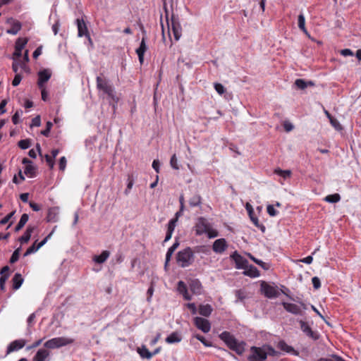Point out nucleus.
Here are the masks:
<instances>
[{
    "label": "nucleus",
    "mask_w": 361,
    "mask_h": 361,
    "mask_svg": "<svg viewBox=\"0 0 361 361\" xmlns=\"http://www.w3.org/2000/svg\"><path fill=\"white\" fill-rule=\"evenodd\" d=\"M219 338L231 350L241 355L245 351V342H238V340L228 331H223L219 334Z\"/></svg>",
    "instance_id": "f257e3e1"
},
{
    "label": "nucleus",
    "mask_w": 361,
    "mask_h": 361,
    "mask_svg": "<svg viewBox=\"0 0 361 361\" xmlns=\"http://www.w3.org/2000/svg\"><path fill=\"white\" fill-rule=\"evenodd\" d=\"M164 10L169 31H171L173 32L175 40L178 41L182 35V27L179 21V18L174 13H172L171 18H169V11L166 6H164Z\"/></svg>",
    "instance_id": "f03ea898"
},
{
    "label": "nucleus",
    "mask_w": 361,
    "mask_h": 361,
    "mask_svg": "<svg viewBox=\"0 0 361 361\" xmlns=\"http://www.w3.org/2000/svg\"><path fill=\"white\" fill-rule=\"evenodd\" d=\"M176 259L178 264L182 268L190 266L195 261V255L192 248L186 247L178 251L176 254Z\"/></svg>",
    "instance_id": "7ed1b4c3"
},
{
    "label": "nucleus",
    "mask_w": 361,
    "mask_h": 361,
    "mask_svg": "<svg viewBox=\"0 0 361 361\" xmlns=\"http://www.w3.org/2000/svg\"><path fill=\"white\" fill-rule=\"evenodd\" d=\"M97 88L99 91H102L104 94L108 96L109 98L111 99L114 102L117 103L118 98L116 95L114 87L109 81L104 78L97 76L96 78Z\"/></svg>",
    "instance_id": "20e7f679"
},
{
    "label": "nucleus",
    "mask_w": 361,
    "mask_h": 361,
    "mask_svg": "<svg viewBox=\"0 0 361 361\" xmlns=\"http://www.w3.org/2000/svg\"><path fill=\"white\" fill-rule=\"evenodd\" d=\"M75 340L67 337H56L48 340L44 343V346L48 349L59 348L73 343Z\"/></svg>",
    "instance_id": "39448f33"
},
{
    "label": "nucleus",
    "mask_w": 361,
    "mask_h": 361,
    "mask_svg": "<svg viewBox=\"0 0 361 361\" xmlns=\"http://www.w3.org/2000/svg\"><path fill=\"white\" fill-rule=\"evenodd\" d=\"M23 51V37H18L16 42L15 51L13 54L12 59L13 60L12 69L13 72L17 73L18 66L23 68V62L17 61V59L22 54Z\"/></svg>",
    "instance_id": "423d86ee"
},
{
    "label": "nucleus",
    "mask_w": 361,
    "mask_h": 361,
    "mask_svg": "<svg viewBox=\"0 0 361 361\" xmlns=\"http://www.w3.org/2000/svg\"><path fill=\"white\" fill-rule=\"evenodd\" d=\"M298 302L300 305L286 302H283L281 304L286 312L294 315H303V310H307V305L302 301Z\"/></svg>",
    "instance_id": "0eeeda50"
},
{
    "label": "nucleus",
    "mask_w": 361,
    "mask_h": 361,
    "mask_svg": "<svg viewBox=\"0 0 361 361\" xmlns=\"http://www.w3.org/2000/svg\"><path fill=\"white\" fill-rule=\"evenodd\" d=\"M211 226V224L207 221L206 218L203 216L197 217L193 227L195 235L200 236L204 233H206L207 231H209V228Z\"/></svg>",
    "instance_id": "6e6552de"
},
{
    "label": "nucleus",
    "mask_w": 361,
    "mask_h": 361,
    "mask_svg": "<svg viewBox=\"0 0 361 361\" xmlns=\"http://www.w3.org/2000/svg\"><path fill=\"white\" fill-rule=\"evenodd\" d=\"M251 354L247 357L249 361H266L267 353L263 347L252 346L250 348Z\"/></svg>",
    "instance_id": "1a4fd4ad"
},
{
    "label": "nucleus",
    "mask_w": 361,
    "mask_h": 361,
    "mask_svg": "<svg viewBox=\"0 0 361 361\" xmlns=\"http://www.w3.org/2000/svg\"><path fill=\"white\" fill-rule=\"evenodd\" d=\"M301 331L309 338L314 341H317L320 338V334L317 331H313L308 323L303 320L298 321Z\"/></svg>",
    "instance_id": "9d476101"
},
{
    "label": "nucleus",
    "mask_w": 361,
    "mask_h": 361,
    "mask_svg": "<svg viewBox=\"0 0 361 361\" xmlns=\"http://www.w3.org/2000/svg\"><path fill=\"white\" fill-rule=\"evenodd\" d=\"M261 290L265 297L268 298H277L279 295V292L276 286H272L265 281L261 283Z\"/></svg>",
    "instance_id": "9b49d317"
},
{
    "label": "nucleus",
    "mask_w": 361,
    "mask_h": 361,
    "mask_svg": "<svg viewBox=\"0 0 361 361\" xmlns=\"http://www.w3.org/2000/svg\"><path fill=\"white\" fill-rule=\"evenodd\" d=\"M56 228V226H54L52 231L47 236H46L41 242L37 243V240H36L35 243L30 247H29L27 249V250L24 252V257L37 252L41 247H42L47 243L48 239L51 237L52 233L54 232Z\"/></svg>",
    "instance_id": "f8f14e48"
},
{
    "label": "nucleus",
    "mask_w": 361,
    "mask_h": 361,
    "mask_svg": "<svg viewBox=\"0 0 361 361\" xmlns=\"http://www.w3.org/2000/svg\"><path fill=\"white\" fill-rule=\"evenodd\" d=\"M230 257L235 262L236 269H243L247 267L249 263L247 259L240 255L237 251H234Z\"/></svg>",
    "instance_id": "ddd939ff"
},
{
    "label": "nucleus",
    "mask_w": 361,
    "mask_h": 361,
    "mask_svg": "<svg viewBox=\"0 0 361 361\" xmlns=\"http://www.w3.org/2000/svg\"><path fill=\"white\" fill-rule=\"evenodd\" d=\"M76 25L78 27V36L79 37H82L83 36L86 37L88 40L91 42V37L90 33L88 32L87 27L83 20V18H77L76 19Z\"/></svg>",
    "instance_id": "4468645a"
},
{
    "label": "nucleus",
    "mask_w": 361,
    "mask_h": 361,
    "mask_svg": "<svg viewBox=\"0 0 361 361\" xmlns=\"http://www.w3.org/2000/svg\"><path fill=\"white\" fill-rule=\"evenodd\" d=\"M245 209L247 212V214L249 215V217L251 220V221L253 223V224L259 228L263 233L266 230V227L259 222V220L257 217L255 215L254 209L252 208V206L250 203H247L245 205Z\"/></svg>",
    "instance_id": "2eb2a0df"
},
{
    "label": "nucleus",
    "mask_w": 361,
    "mask_h": 361,
    "mask_svg": "<svg viewBox=\"0 0 361 361\" xmlns=\"http://www.w3.org/2000/svg\"><path fill=\"white\" fill-rule=\"evenodd\" d=\"M195 326L204 333H208L211 329V324L207 319L196 317L194 318Z\"/></svg>",
    "instance_id": "dca6fc26"
},
{
    "label": "nucleus",
    "mask_w": 361,
    "mask_h": 361,
    "mask_svg": "<svg viewBox=\"0 0 361 361\" xmlns=\"http://www.w3.org/2000/svg\"><path fill=\"white\" fill-rule=\"evenodd\" d=\"M24 175L30 178H34L37 176V166L33 164V162L27 158H24Z\"/></svg>",
    "instance_id": "f3484780"
},
{
    "label": "nucleus",
    "mask_w": 361,
    "mask_h": 361,
    "mask_svg": "<svg viewBox=\"0 0 361 361\" xmlns=\"http://www.w3.org/2000/svg\"><path fill=\"white\" fill-rule=\"evenodd\" d=\"M228 248V243L225 238L216 240L212 245V250L215 253L221 254Z\"/></svg>",
    "instance_id": "a211bd4d"
},
{
    "label": "nucleus",
    "mask_w": 361,
    "mask_h": 361,
    "mask_svg": "<svg viewBox=\"0 0 361 361\" xmlns=\"http://www.w3.org/2000/svg\"><path fill=\"white\" fill-rule=\"evenodd\" d=\"M60 208L52 207L48 209L46 220L47 222L56 223L59 220Z\"/></svg>",
    "instance_id": "6ab92c4d"
},
{
    "label": "nucleus",
    "mask_w": 361,
    "mask_h": 361,
    "mask_svg": "<svg viewBox=\"0 0 361 361\" xmlns=\"http://www.w3.org/2000/svg\"><path fill=\"white\" fill-rule=\"evenodd\" d=\"M50 353L47 349L40 348L32 358V361H49Z\"/></svg>",
    "instance_id": "aec40b11"
},
{
    "label": "nucleus",
    "mask_w": 361,
    "mask_h": 361,
    "mask_svg": "<svg viewBox=\"0 0 361 361\" xmlns=\"http://www.w3.org/2000/svg\"><path fill=\"white\" fill-rule=\"evenodd\" d=\"M51 73L49 70L44 69L38 73L37 85L39 87H44V83L47 82L51 78Z\"/></svg>",
    "instance_id": "412c9836"
},
{
    "label": "nucleus",
    "mask_w": 361,
    "mask_h": 361,
    "mask_svg": "<svg viewBox=\"0 0 361 361\" xmlns=\"http://www.w3.org/2000/svg\"><path fill=\"white\" fill-rule=\"evenodd\" d=\"M147 49V46L146 44V37H143L139 47L135 51L136 54H137L139 61L141 64L144 61V55Z\"/></svg>",
    "instance_id": "4be33fe9"
},
{
    "label": "nucleus",
    "mask_w": 361,
    "mask_h": 361,
    "mask_svg": "<svg viewBox=\"0 0 361 361\" xmlns=\"http://www.w3.org/2000/svg\"><path fill=\"white\" fill-rule=\"evenodd\" d=\"M276 346L279 349H280L282 351L290 353L295 356L299 355V352L295 350L292 346L288 345L283 340L279 341Z\"/></svg>",
    "instance_id": "5701e85b"
},
{
    "label": "nucleus",
    "mask_w": 361,
    "mask_h": 361,
    "mask_svg": "<svg viewBox=\"0 0 361 361\" xmlns=\"http://www.w3.org/2000/svg\"><path fill=\"white\" fill-rule=\"evenodd\" d=\"M295 86L299 90H305L307 87H314L315 83L312 80H305L304 79H296L294 82Z\"/></svg>",
    "instance_id": "b1692460"
},
{
    "label": "nucleus",
    "mask_w": 361,
    "mask_h": 361,
    "mask_svg": "<svg viewBox=\"0 0 361 361\" xmlns=\"http://www.w3.org/2000/svg\"><path fill=\"white\" fill-rule=\"evenodd\" d=\"M178 291L183 295L185 300H190L192 299V296L188 293L187 286L183 281H180L178 283Z\"/></svg>",
    "instance_id": "393cba45"
},
{
    "label": "nucleus",
    "mask_w": 361,
    "mask_h": 361,
    "mask_svg": "<svg viewBox=\"0 0 361 361\" xmlns=\"http://www.w3.org/2000/svg\"><path fill=\"white\" fill-rule=\"evenodd\" d=\"M181 341H182V336L178 331L172 332L165 339V341L169 344L178 343H180Z\"/></svg>",
    "instance_id": "a878e982"
},
{
    "label": "nucleus",
    "mask_w": 361,
    "mask_h": 361,
    "mask_svg": "<svg viewBox=\"0 0 361 361\" xmlns=\"http://www.w3.org/2000/svg\"><path fill=\"white\" fill-rule=\"evenodd\" d=\"M110 256V252L108 250H104L99 255H94L92 261L97 264H103L105 262Z\"/></svg>",
    "instance_id": "bb28decb"
},
{
    "label": "nucleus",
    "mask_w": 361,
    "mask_h": 361,
    "mask_svg": "<svg viewBox=\"0 0 361 361\" xmlns=\"http://www.w3.org/2000/svg\"><path fill=\"white\" fill-rule=\"evenodd\" d=\"M245 271H243V274L251 278L258 277L259 276V271L253 265L247 264V267L245 269H243Z\"/></svg>",
    "instance_id": "cd10ccee"
},
{
    "label": "nucleus",
    "mask_w": 361,
    "mask_h": 361,
    "mask_svg": "<svg viewBox=\"0 0 361 361\" xmlns=\"http://www.w3.org/2000/svg\"><path fill=\"white\" fill-rule=\"evenodd\" d=\"M190 288L191 291L196 295H200L202 293V286L199 279L192 280L190 284Z\"/></svg>",
    "instance_id": "c85d7f7f"
},
{
    "label": "nucleus",
    "mask_w": 361,
    "mask_h": 361,
    "mask_svg": "<svg viewBox=\"0 0 361 361\" xmlns=\"http://www.w3.org/2000/svg\"><path fill=\"white\" fill-rule=\"evenodd\" d=\"M23 348V341L22 340H16L13 342H11L6 350V353L9 354L10 353L18 350L20 349Z\"/></svg>",
    "instance_id": "c756f323"
},
{
    "label": "nucleus",
    "mask_w": 361,
    "mask_h": 361,
    "mask_svg": "<svg viewBox=\"0 0 361 361\" xmlns=\"http://www.w3.org/2000/svg\"><path fill=\"white\" fill-rule=\"evenodd\" d=\"M213 311L212 307L209 304L200 305L198 312L199 314L204 317H209Z\"/></svg>",
    "instance_id": "7c9ffc66"
},
{
    "label": "nucleus",
    "mask_w": 361,
    "mask_h": 361,
    "mask_svg": "<svg viewBox=\"0 0 361 361\" xmlns=\"http://www.w3.org/2000/svg\"><path fill=\"white\" fill-rule=\"evenodd\" d=\"M137 352L142 359L150 360L152 358L151 352L147 348L146 345H142L137 348Z\"/></svg>",
    "instance_id": "2f4dec72"
},
{
    "label": "nucleus",
    "mask_w": 361,
    "mask_h": 361,
    "mask_svg": "<svg viewBox=\"0 0 361 361\" xmlns=\"http://www.w3.org/2000/svg\"><path fill=\"white\" fill-rule=\"evenodd\" d=\"M12 288L16 290H18L23 283V278L20 274L16 273L12 279Z\"/></svg>",
    "instance_id": "473e14b6"
},
{
    "label": "nucleus",
    "mask_w": 361,
    "mask_h": 361,
    "mask_svg": "<svg viewBox=\"0 0 361 361\" xmlns=\"http://www.w3.org/2000/svg\"><path fill=\"white\" fill-rule=\"evenodd\" d=\"M202 204V197L199 194L194 195L189 200V204L191 207L200 206Z\"/></svg>",
    "instance_id": "72a5a7b5"
},
{
    "label": "nucleus",
    "mask_w": 361,
    "mask_h": 361,
    "mask_svg": "<svg viewBox=\"0 0 361 361\" xmlns=\"http://www.w3.org/2000/svg\"><path fill=\"white\" fill-rule=\"evenodd\" d=\"M274 173L284 179H287L291 176L292 172L290 170H282L278 168L274 170Z\"/></svg>",
    "instance_id": "f704fd0d"
},
{
    "label": "nucleus",
    "mask_w": 361,
    "mask_h": 361,
    "mask_svg": "<svg viewBox=\"0 0 361 361\" xmlns=\"http://www.w3.org/2000/svg\"><path fill=\"white\" fill-rule=\"evenodd\" d=\"M324 200L329 203H336L341 200V195L338 193L329 195L324 197Z\"/></svg>",
    "instance_id": "c9c22d12"
},
{
    "label": "nucleus",
    "mask_w": 361,
    "mask_h": 361,
    "mask_svg": "<svg viewBox=\"0 0 361 361\" xmlns=\"http://www.w3.org/2000/svg\"><path fill=\"white\" fill-rule=\"evenodd\" d=\"M21 28V24L19 22L14 23L11 27L6 30V32L11 35H16Z\"/></svg>",
    "instance_id": "e433bc0d"
},
{
    "label": "nucleus",
    "mask_w": 361,
    "mask_h": 361,
    "mask_svg": "<svg viewBox=\"0 0 361 361\" xmlns=\"http://www.w3.org/2000/svg\"><path fill=\"white\" fill-rule=\"evenodd\" d=\"M249 257L257 265L260 266L263 269L267 270L269 269V265L264 262L262 260L255 258L253 255L251 254H248Z\"/></svg>",
    "instance_id": "4c0bfd02"
},
{
    "label": "nucleus",
    "mask_w": 361,
    "mask_h": 361,
    "mask_svg": "<svg viewBox=\"0 0 361 361\" xmlns=\"http://www.w3.org/2000/svg\"><path fill=\"white\" fill-rule=\"evenodd\" d=\"M195 253H204L208 254L209 252V247L207 245H197L192 249Z\"/></svg>",
    "instance_id": "58836bf2"
},
{
    "label": "nucleus",
    "mask_w": 361,
    "mask_h": 361,
    "mask_svg": "<svg viewBox=\"0 0 361 361\" xmlns=\"http://www.w3.org/2000/svg\"><path fill=\"white\" fill-rule=\"evenodd\" d=\"M263 346L267 353V356L270 355L274 357L280 355V353L279 351H276L271 345H264Z\"/></svg>",
    "instance_id": "ea45409f"
},
{
    "label": "nucleus",
    "mask_w": 361,
    "mask_h": 361,
    "mask_svg": "<svg viewBox=\"0 0 361 361\" xmlns=\"http://www.w3.org/2000/svg\"><path fill=\"white\" fill-rule=\"evenodd\" d=\"M193 337L200 341L206 347L212 346V343L211 341L206 340L203 336L199 334H195Z\"/></svg>",
    "instance_id": "a19ab883"
},
{
    "label": "nucleus",
    "mask_w": 361,
    "mask_h": 361,
    "mask_svg": "<svg viewBox=\"0 0 361 361\" xmlns=\"http://www.w3.org/2000/svg\"><path fill=\"white\" fill-rule=\"evenodd\" d=\"M298 25L299 28L301 30H302L304 32H306V29H305V16H304V15L302 13H300L298 16Z\"/></svg>",
    "instance_id": "79ce46f5"
},
{
    "label": "nucleus",
    "mask_w": 361,
    "mask_h": 361,
    "mask_svg": "<svg viewBox=\"0 0 361 361\" xmlns=\"http://www.w3.org/2000/svg\"><path fill=\"white\" fill-rule=\"evenodd\" d=\"M329 122L331 123V125L336 130H342L343 129V126H341V124L339 123V121L334 117H333L332 118H331L329 120Z\"/></svg>",
    "instance_id": "37998d69"
},
{
    "label": "nucleus",
    "mask_w": 361,
    "mask_h": 361,
    "mask_svg": "<svg viewBox=\"0 0 361 361\" xmlns=\"http://www.w3.org/2000/svg\"><path fill=\"white\" fill-rule=\"evenodd\" d=\"M214 87L215 90L217 92V93L220 95H222L226 92V88L224 86L219 82H214Z\"/></svg>",
    "instance_id": "c03bdc74"
},
{
    "label": "nucleus",
    "mask_w": 361,
    "mask_h": 361,
    "mask_svg": "<svg viewBox=\"0 0 361 361\" xmlns=\"http://www.w3.org/2000/svg\"><path fill=\"white\" fill-rule=\"evenodd\" d=\"M45 161L49 168V169H53L55 165V160L53 157H51L49 154H45L44 156Z\"/></svg>",
    "instance_id": "a18cd8bd"
},
{
    "label": "nucleus",
    "mask_w": 361,
    "mask_h": 361,
    "mask_svg": "<svg viewBox=\"0 0 361 361\" xmlns=\"http://www.w3.org/2000/svg\"><path fill=\"white\" fill-rule=\"evenodd\" d=\"M170 165H171V168H173L175 170H178L179 169V165L178 164V159H177L176 155L175 154H173L172 157H171Z\"/></svg>",
    "instance_id": "49530a36"
},
{
    "label": "nucleus",
    "mask_w": 361,
    "mask_h": 361,
    "mask_svg": "<svg viewBox=\"0 0 361 361\" xmlns=\"http://www.w3.org/2000/svg\"><path fill=\"white\" fill-rule=\"evenodd\" d=\"M20 247L16 249L12 254L10 258V263L13 264L16 262L19 259Z\"/></svg>",
    "instance_id": "de8ad7c7"
},
{
    "label": "nucleus",
    "mask_w": 361,
    "mask_h": 361,
    "mask_svg": "<svg viewBox=\"0 0 361 361\" xmlns=\"http://www.w3.org/2000/svg\"><path fill=\"white\" fill-rule=\"evenodd\" d=\"M52 126V123L51 121H47L46 123V128L41 132L42 135H43L45 137H49Z\"/></svg>",
    "instance_id": "09e8293b"
},
{
    "label": "nucleus",
    "mask_w": 361,
    "mask_h": 361,
    "mask_svg": "<svg viewBox=\"0 0 361 361\" xmlns=\"http://www.w3.org/2000/svg\"><path fill=\"white\" fill-rule=\"evenodd\" d=\"M40 125H41V117L39 115H37L32 119V122L30 124V127L32 128L33 127H39V126H40Z\"/></svg>",
    "instance_id": "8fccbe9b"
},
{
    "label": "nucleus",
    "mask_w": 361,
    "mask_h": 361,
    "mask_svg": "<svg viewBox=\"0 0 361 361\" xmlns=\"http://www.w3.org/2000/svg\"><path fill=\"white\" fill-rule=\"evenodd\" d=\"M206 234L209 238H214L219 235L217 230L212 228V226L209 228V231H207Z\"/></svg>",
    "instance_id": "3c124183"
},
{
    "label": "nucleus",
    "mask_w": 361,
    "mask_h": 361,
    "mask_svg": "<svg viewBox=\"0 0 361 361\" xmlns=\"http://www.w3.org/2000/svg\"><path fill=\"white\" fill-rule=\"evenodd\" d=\"M267 211L270 216H276L279 214V212L275 209L274 205L271 204L267 206Z\"/></svg>",
    "instance_id": "603ef678"
},
{
    "label": "nucleus",
    "mask_w": 361,
    "mask_h": 361,
    "mask_svg": "<svg viewBox=\"0 0 361 361\" xmlns=\"http://www.w3.org/2000/svg\"><path fill=\"white\" fill-rule=\"evenodd\" d=\"M176 225V219H171L167 224V232L173 233Z\"/></svg>",
    "instance_id": "864d4df0"
},
{
    "label": "nucleus",
    "mask_w": 361,
    "mask_h": 361,
    "mask_svg": "<svg viewBox=\"0 0 361 361\" xmlns=\"http://www.w3.org/2000/svg\"><path fill=\"white\" fill-rule=\"evenodd\" d=\"M312 283L314 289L317 290L321 287L320 279L317 276H314L312 279Z\"/></svg>",
    "instance_id": "5fc2aeb1"
},
{
    "label": "nucleus",
    "mask_w": 361,
    "mask_h": 361,
    "mask_svg": "<svg viewBox=\"0 0 361 361\" xmlns=\"http://www.w3.org/2000/svg\"><path fill=\"white\" fill-rule=\"evenodd\" d=\"M36 313L35 312H33L32 314H31L27 319V328L29 329L30 327H31L34 324H35V317H36Z\"/></svg>",
    "instance_id": "6e6d98bb"
},
{
    "label": "nucleus",
    "mask_w": 361,
    "mask_h": 361,
    "mask_svg": "<svg viewBox=\"0 0 361 361\" xmlns=\"http://www.w3.org/2000/svg\"><path fill=\"white\" fill-rule=\"evenodd\" d=\"M41 90V94H42V99L44 102H47L49 100V96H48V92L47 91L45 86L39 87Z\"/></svg>",
    "instance_id": "4d7b16f0"
},
{
    "label": "nucleus",
    "mask_w": 361,
    "mask_h": 361,
    "mask_svg": "<svg viewBox=\"0 0 361 361\" xmlns=\"http://www.w3.org/2000/svg\"><path fill=\"white\" fill-rule=\"evenodd\" d=\"M66 163H67V161H66V159L65 157H62L60 158L59 166V169L61 171H63L65 170L66 166Z\"/></svg>",
    "instance_id": "13d9d810"
},
{
    "label": "nucleus",
    "mask_w": 361,
    "mask_h": 361,
    "mask_svg": "<svg viewBox=\"0 0 361 361\" xmlns=\"http://www.w3.org/2000/svg\"><path fill=\"white\" fill-rule=\"evenodd\" d=\"M14 214H15V212H12L11 213H9L8 214H7L4 218H3L0 221V224L4 225V224H7L9 221V220L11 219V218L14 215Z\"/></svg>",
    "instance_id": "bf43d9fd"
},
{
    "label": "nucleus",
    "mask_w": 361,
    "mask_h": 361,
    "mask_svg": "<svg viewBox=\"0 0 361 361\" xmlns=\"http://www.w3.org/2000/svg\"><path fill=\"white\" fill-rule=\"evenodd\" d=\"M128 183L127 184V187H126V189L125 190V193L127 195L129 191L131 190L133 185V183H134V181H133V179L132 178V177L130 176H128Z\"/></svg>",
    "instance_id": "052dcab7"
},
{
    "label": "nucleus",
    "mask_w": 361,
    "mask_h": 361,
    "mask_svg": "<svg viewBox=\"0 0 361 361\" xmlns=\"http://www.w3.org/2000/svg\"><path fill=\"white\" fill-rule=\"evenodd\" d=\"M21 80H22L21 75L19 73H17L15 75L14 79L12 81V85L15 87L18 86L20 83Z\"/></svg>",
    "instance_id": "680f3d73"
},
{
    "label": "nucleus",
    "mask_w": 361,
    "mask_h": 361,
    "mask_svg": "<svg viewBox=\"0 0 361 361\" xmlns=\"http://www.w3.org/2000/svg\"><path fill=\"white\" fill-rule=\"evenodd\" d=\"M186 307L191 311L192 314H196L197 310L195 303H187Z\"/></svg>",
    "instance_id": "e2e57ef3"
},
{
    "label": "nucleus",
    "mask_w": 361,
    "mask_h": 361,
    "mask_svg": "<svg viewBox=\"0 0 361 361\" xmlns=\"http://www.w3.org/2000/svg\"><path fill=\"white\" fill-rule=\"evenodd\" d=\"M29 205L35 212H39L41 209V206L32 201L29 202Z\"/></svg>",
    "instance_id": "0e129e2a"
},
{
    "label": "nucleus",
    "mask_w": 361,
    "mask_h": 361,
    "mask_svg": "<svg viewBox=\"0 0 361 361\" xmlns=\"http://www.w3.org/2000/svg\"><path fill=\"white\" fill-rule=\"evenodd\" d=\"M152 168L159 173L160 170V162L158 159H154L152 162Z\"/></svg>",
    "instance_id": "69168bd1"
},
{
    "label": "nucleus",
    "mask_w": 361,
    "mask_h": 361,
    "mask_svg": "<svg viewBox=\"0 0 361 361\" xmlns=\"http://www.w3.org/2000/svg\"><path fill=\"white\" fill-rule=\"evenodd\" d=\"M42 46H39L33 52L32 54V57L35 59H37L38 58L39 56H40L42 54Z\"/></svg>",
    "instance_id": "338daca9"
},
{
    "label": "nucleus",
    "mask_w": 361,
    "mask_h": 361,
    "mask_svg": "<svg viewBox=\"0 0 361 361\" xmlns=\"http://www.w3.org/2000/svg\"><path fill=\"white\" fill-rule=\"evenodd\" d=\"M337 355H333L331 357H321L318 359L317 361H337V359L335 358Z\"/></svg>",
    "instance_id": "774afa93"
}]
</instances>
